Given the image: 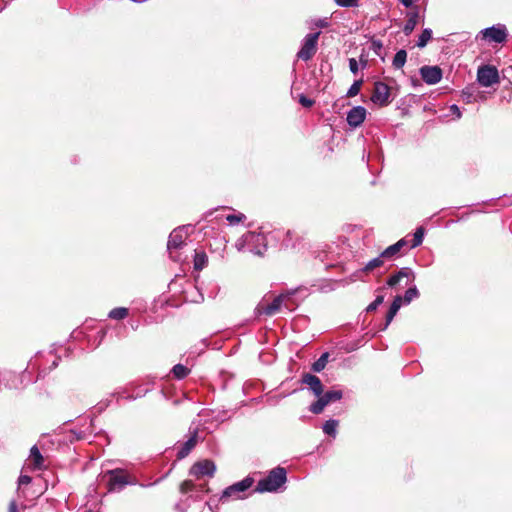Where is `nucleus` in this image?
Segmentation results:
<instances>
[{"label": "nucleus", "instance_id": "obj_1", "mask_svg": "<svg viewBox=\"0 0 512 512\" xmlns=\"http://www.w3.org/2000/svg\"><path fill=\"white\" fill-rule=\"evenodd\" d=\"M216 425L210 418H201L199 421H193L189 427V438L178 450L177 459L181 460L187 457L196 443L204 440L205 435L212 432Z\"/></svg>", "mask_w": 512, "mask_h": 512}, {"label": "nucleus", "instance_id": "obj_2", "mask_svg": "<svg viewBox=\"0 0 512 512\" xmlns=\"http://www.w3.org/2000/svg\"><path fill=\"white\" fill-rule=\"evenodd\" d=\"M293 295L294 292L282 293L276 296L270 304L261 301L257 305L255 313L257 315L272 316L283 310L292 312L297 307V304L293 301Z\"/></svg>", "mask_w": 512, "mask_h": 512}, {"label": "nucleus", "instance_id": "obj_3", "mask_svg": "<svg viewBox=\"0 0 512 512\" xmlns=\"http://www.w3.org/2000/svg\"><path fill=\"white\" fill-rule=\"evenodd\" d=\"M286 480L287 472L285 468L276 467L257 483L256 491L259 493L276 492L285 484Z\"/></svg>", "mask_w": 512, "mask_h": 512}, {"label": "nucleus", "instance_id": "obj_4", "mask_svg": "<svg viewBox=\"0 0 512 512\" xmlns=\"http://www.w3.org/2000/svg\"><path fill=\"white\" fill-rule=\"evenodd\" d=\"M254 480L251 477H246L243 480L236 482L227 488H225L220 496L221 502H227L229 500H239L245 497V492L251 488Z\"/></svg>", "mask_w": 512, "mask_h": 512}, {"label": "nucleus", "instance_id": "obj_5", "mask_svg": "<svg viewBox=\"0 0 512 512\" xmlns=\"http://www.w3.org/2000/svg\"><path fill=\"white\" fill-rule=\"evenodd\" d=\"M319 36L320 32H315L309 33L304 37L301 48L297 53L299 59L308 61L315 55Z\"/></svg>", "mask_w": 512, "mask_h": 512}, {"label": "nucleus", "instance_id": "obj_6", "mask_svg": "<svg viewBox=\"0 0 512 512\" xmlns=\"http://www.w3.org/2000/svg\"><path fill=\"white\" fill-rule=\"evenodd\" d=\"M342 395L341 390L333 389L327 391L323 395L318 396V400L310 405V411L313 414H320L328 404L339 401Z\"/></svg>", "mask_w": 512, "mask_h": 512}, {"label": "nucleus", "instance_id": "obj_7", "mask_svg": "<svg viewBox=\"0 0 512 512\" xmlns=\"http://www.w3.org/2000/svg\"><path fill=\"white\" fill-rule=\"evenodd\" d=\"M479 35L488 42L503 43L507 39V29L505 25L497 24L485 28L479 32Z\"/></svg>", "mask_w": 512, "mask_h": 512}, {"label": "nucleus", "instance_id": "obj_8", "mask_svg": "<svg viewBox=\"0 0 512 512\" xmlns=\"http://www.w3.org/2000/svg\"><path fill=\"white\" fill-rule=\"evenodd\" d=\"M477 81L483 87H489L499 82V74L496 67L484 65L478 68Z\"/></svg>", "mask_w": 512, "mask_h": 512}, {"label": "nucleus", "instance_id": "obj_9", "mask_svg": "<svg viewBox=\"0 0 512 512\" xmlns=\"http://www.w3.org/2000/svg\"><path fill=\"white\" fill-rule=\"evenodd\" d=\"M188 237V227H178L174 229L168 239L167 250L170 254L171 258H175L173 256V250H177L184 245L186 238Z\"/></svg>", "mask_w": 512, "mask_h": 512}, {"label": "nucleus", "instance_id": "obj_10", "mask_svg": "<svg viewBox=\"0 0 512 512\" xmlns=\"http://www.w3.org/2000/svg\"><path fill=\"white\" fill-rule=\"evenodd\" d=\"M390 88L383 82H376L374 84L373 94L371 101L378 106H386L390 103Z\"/></svg>", "mask_w": 512, "mask_h": 512}, {"label": "nucleus", "instance_id": "obj_11", "mask_svg": "<svg viewBox=\"0 0 512 512\" xmlns=\"http://www.w3.org/2000/svg\"><path fill=\"white\" fill-rule=\"evenodd\" d=\"M109 478V491H121L126 485L132 484L128 480L126 473L121 469H115L108 471Z\"/></svg>", "mask_w": 512, "mask_h": 512}, {"label": "nucleus", "instance_id": "obj_12", "mask_svg": "<svg viewBox=\"0 0 512 512\" xmlns=\"http://www.w3.org/2000/svg\"><path fill=\"white\" fill-rule=\"evenodd\" d=\"M216 471V465L211 460H202L196 462L190 469L189 474L196 476L197 478L203 476H214Z\"/></svg>", "mask_w": 512, "mask_h": 512}, {"label": "nucleus", "instance_id": "obj_13", "mask_svg": "<svg viewBox=\"0 0 512 512\" xmlns=\"http://www.w3.org/2000/svg\"><path fill=\"white\" fill-rule=\"evenodd\" d=\"M420 75L426 84L435 85L441 81L443 73L439 66H423Z\"/></svg>", "mask_w": 512, "mask_h": 512}, {"label": "nucleus", "instance_id": "obj_14", "mask_svg": "<svg viewBox=\"0 0 512 512\" xmlns=\"http://www.w3.org/2000/svg\"><path fill=\"white\" fill-rule=\"evenodd\" d=\"M45 467V460L38 447L36 445L32 446L25 462V468L29 470H43Z\"/></svg>", "mask_w": 512, "mask_h": 512}, {"label": "nucleus", "instance_id": "obj_15", "mask_svg": "<svg viewBox=\"0 0 512 512\" xmlns=\"http://www.w3.org/2000/svg\"><path fill=\"white\" fill-rule=\"evenodd\" d=\"M366 118V109L362 106H355L347 113V123L351 127L360 126Z\"/></svg>", "mask_w": 512, "mask_h": 512}, {"label": "nucleus", "instance_id": "obj_16", "mask_svg": "<svg viewBox=\"0 0 512 512\" xmlns=\"http://www.w3.org/2000/svg\"><path fill=\"white\" fill-rule=\"evenodd\" d=\"M256 236H258L260 239L257 241L254 239L253 241L249 242L248 251L254 255L261 256L264 254L267 248L266 238L263 234L260 233H256Z\"/></svg>", "mask_w": 512, "mask_h": 512}, {"label": "nucleus", "instance_id": "obj_17", "mask_svg": "<svg viewBox=\"0 0 512 512\" xmlns=\"http://www.w3.org/2000/svg\"><path fill=\"white\" fill-rule=\"evenodd\" d=\"M302 383L309 386L316 396H320L322 394V383L317 376L306 373L302 377Z\"/></svg>", "mask_w": 512, "mask_h": 512}, {"label": "nucleus", "instance_id": "obj_18", "mask_svg": "<svg viewBox=\"0 0 512 512\" xmlns=\"http://www.w3.org/2000/svg\"><path fill=\"white\" fill-rule=\"evenodd\" d=\"M409 277H411L412 281L415 279V275H414L413 271L408 267L401 268L396 274L392 275L387 280V285L389 287H394L400 282V280L402 278H409Z\"/></svg>", "mask_w": 512, "mask_h": 512}, {"label": "nucleus", "instance_id": "obj_19", "mask_svg": "<svg viewBox=\"0 0 512 512\" xmlns=\"http://www.w3.org/2000/svg\"><path fill=\"white\" fill-rule=\"evenodd\" d=\"M419 19V12L417 10L407 13V21L403 27V32L406 36L410 35L415 29Z\"/></svg>", "mask_w": 512, "mask_h": 512}, {"label": "nucleus", "instance_id": "obj_20", "mask_svg": "<svg viewBox=\"0 0 512 512\" xmlns=\"http://www.w3.org/2000/svg\"><path fill=\"white\" fill-rule=\"evenodd\" d=\"M254 239L257 241L260 238L256 236L255 232H247L235 242V247L239 252L248 250L249 242L253 241Z\"/></svg>", "mask_w": 512, "mask_h": 512}, {"label": "nucleus", "instance_id": "obj_21", "mask_svg": "<svg viewBox=\"0 0 512 512\" xmlns=\"http://www.w3.org/2000/svg\"><path fill=\"white\" fill-rule=\"evenodd\" d=\"M406 244H407V242L405 239H400L395 244L387 247L382 252V256H384L385 259H391V258L395 257Z\"/></svg>", "mask_w": 512, "mask_h": 512}, {"label": "nucleus", "instance_id": "obj_22", "mask_svg": "<svg viewBox=\"0 0 512 512\" xmlns=\"http://www.w3.org/2000/svg\"><path fill=\"white\" fill-rule=\"evenodd\" d=\"M193 262H194V269L200 271L207 266L208 257L204 251L196 250Z\"/></svg>", "mask_w": 512, "mask_h": 512}, {"label": "nucleus", "instance_id": "obj_23", "mask_svg": "<svg viewBox=\"0 0 512 512\" xmlns=\"http://www.w3.org/2000/svg\"><path fill=\"white\" fill-rule=\"evenodd\" d=\"M384 259H385V258H384V256H382V253H381L378 257H376V258H374V259L370 260V261H369V262H368V263H367V264H366V265H365V266H364V267L359 271V273H363V272H365V273H369V272L373 271L374 269H376V268H378V267H381V266L383 265V263H384Z\"/></svg>", "mask_w": 512, "mask_h": 512}, {"label": "nucleus", "instance_id": "obj_24", "mask_svg": "<svg viewBox=\"0 0 512 512\" xmlns=\"http://www.w3.org/2000/svg\"><path fill=\"white\" fill-rule=\"evenodd\" d=\"M338 421L335 419L330 418L327 420L324 425L322 426L323 432L326 435L335 437L337 434V427H338Z\"/></svg>", "mask_w": 512, "mask_h": 512}, {"label": "nucleus", "instance_id": "obj_25", "mask_svg": "<svg viewBox=\"0 0 512 512\" xmlns=\"http://www.w3.org/2000/svg\"><path fill=\"white\" fill-rule=\"evenodd\" d=\"M432 38V30L430 28L423 29L422 33L419 35L418 41L416 43L417 47L424 48L428 42Z\"/></svg>", "mask_w": 512, "mask_h": 512}, {"label": "nucleus", "instance_id": "obj_26", "mask_svg": "<svg viewBox=\"0 0 512 512\" xmlns=\"http://www.w3.org/2000/svg\"><path fill=\"white\" fill-rule=\"evenodd\" d=\"M406 58H407V53L405 50L401 49L399 51H397V53L395 54L394 58H393V66L395 69H401L405 62H406Z\"/></svg>", "mask_w": 512, "mask_h": 512}, {"label": "nucleus", "instance_id": "obj_27", "mask_svg": "<svg viewBox=\"0 0 512 512\" xmlns=\"http://www.w3.org/2000/svg\"><path fill=\"white\" fill-rule=\"evenodd\" d=\"M127 315H128V309L124 308V307L114 308L108 314V316L111 319H115V320H122L125 317H127Z\"/></svg>", "mask_w": 512, "mask_h": 512}, {"label": "nucleus", "instance_id": "obj_28", "mask_svg": "<svg viewBox=\"0 0 512 512\" xmlns=\"http://www.w3.org/2000/svg\"><path fill=\"white\" fill-rule=\"evenodd\" d=\"M424 234H425V230L423 227H418L415 230L414 235H413L412 245H411L412 248L418 247L422 244Z\"/></svg>", "mask_w": 512, "mask_h": 512}, {"label": "nucleus", "instance_id": "obj_29", "mask_svg": "<svg viewBox=\"0 0 512 512\" xmlns=\"http://www.w3.org/2000/svg\"><path fill=\"white\" fill-rule=\"evenodd\" d=\"M327 360H328V353L322 354L320 356V358L313 363V365H312L313 371L321 372L325 368V366L327 364Z\"/></svg>", "mask_w": 512, "mask_h": 512}, {"label": "nucleus", "instance_id": "obj_30", "mask_svg": "<svg viewBox=\"0 0 512 512\" xmlns=\"http://www.w3.org/2000/svg\"><path fill=\"white\" fill-rule=\"evenodd\" d=\"M172 372H173V375L175 376V378L183 379L188 375L189 369L182 364H176L173 367Z\"/></svg>", "mask_w": 512, "mask_h": 512}, {"label": "nucleus", "instance_id": "obj_31", "mask_svg": "<svg viewBox=\"0 0 512 512\" xmlns=\"http://www.w3.org/2000/svg\"><path fill=\"white\" fill-rule=\"evenodd\" d=\"M419 291L416 286L410 287L406 290L403 297L404 303L409 304L413 299L418 298Z\"/></svg>", "mask_w": 512, "mask_h": 512}, {"label": "nucleus", "instance_id": "obj_32", "mask_svg": "<svg viewBox=\"0 0 512 512\" xmlns=\"http://www.w3.org/2000/svg\"><path fill=\"white\" fill-rule=\"evenodd\" d=\"M363 81L356 80L347 91V97H354L359 94Z\"/></svg>", "mask_w": 512, "mask_h": 512}, {"label": "nucleus", "instance_id": "obj_33", "mask_svg": "<svg viewBox=\"0 0 512 512\" xmlns=\"http://www.w3.org/2000/svg\"><path fill=\"white\" fill-rule=\"evenodd\" d=\"M245 219H246V216L243 213L229 214L226 216V220L231 225H236Z\"/></svg>", "mask_w": 512, "mask_h": 512}, {"label": "nucleus", "instance_id": "obj_34", "mask_svg": "<svg viewBox=\"0 0 512 512\" xmlns=\"http://www.w3.org/2000/svg\"><path fill=\"white\" fill-rule=\"evenodd\" d=\"M195 488V484L191 480H185L180 485V492L185 494L190 491H193Z\"/></svg>", "mask_w": 512, "mask_h": 512}, {"label": "nucleus", "instance_id": "obj_35", "mask_svg": "<svg viewBox=\"0 0 512 512\" xmlns=\"http://www.w3.org/2000/svg\"><path fill=\"white\" fill-rule=\"evenodd\" d=\"M334 1L338 6L345 7V8L356 7V6H358V2H359V0H334Z\"/></svg>", "mask_w": 512, "mask_h": 512}, {"label": "nucleus", "instance_id": "obj_36", "mask_svg": "<svg viewBox=\"0 0 512 512\" xmlns=\"http://www.w3.org/2000/svg\"><path fill=\"white\" fill-rule=\"evenodd\" d=\"M383 301H384V297L382 295L377 296L375 298V300L368 305L367 311L371 312V311L376 310L377 307L383 303Z\"/></svg>", "mask_w": 512, "mask_h": 512}, {"label": "nucleus", "instance_id": "obj_37", "mask_svg": "<svg viewBox=\"0 0 512 512\" xmlns=\"http://www.w3.org/2000/svg\"><path fill=\"white\" fill-rule=\"evenodd\" d=\"M371 49L373 52L377 55L381 54V51L383 49V44L380 40H372L371 42Z\"/></svg>", "mask_w": 512, "mask_h": 512}, {"label": "nucleus", "instance_id": "obj_38", "mask_svg": "<svg viewBox=\"0 0 512 512\" xmlns=\"http://www.w3.org/2000/svg\"><path fill=\"white\" fill-rule=\"evenodd\" d=\"M5 377H8L10 380H12V384L10 385V388H18V385L16 384V382L20 381V378H21L20 375L8 373L5 375Z\"/></svg>", "mask_w": 512, "mask_h": 512}, {"label": "nucleus", "instance_id": "obj_39", "mask_svg": "<svg viewBox=\"0 0 512 512\" xmlns=\"http://www.w3.org/2000/svg\"><path fill=\"white\" fill-rule=\"evenodd\" d=\"M349 69L353 74L358 73L359 66H358L356 59H354V58L349 59Z\"/></svg>", "mask_w": 512, "mask_h": 512}, {"label": "nucleus", "instance_id": "obj_40", "mask_svg": "<svg viewBox=\"0 0 512 512\" xmlns=\"http://www.w3.org/2000/svg\"><path fill=\"white\" fill-rule=\"evenodd\" d=\"M299 102L301 103V105H303L304 107H311L313 104H314V101L305 97L304 95H301L300 98H299Z\"/></svg>", "mask_w": 512, "mask_h": 512}, {"label": "nucleus", "instance_id": "obj_41", "mask_svg": "<svg viewBox=\"0 0 512 512\" xmlns=\"http://www.w3.org/2000/svg\"><path fill=\"white\" fill-rule=\"evenodd\" d=\"M396 313L393 312V311H388L387 315H386V321H385V324H384V327H383V330L387 329V327L389 326V324L392 322L393 318L395 317Z\"/></svg>", "mask_w": 512, "mask_h": 512}, {"label": "nucleus", "instance_id": "obj_42", "mask_svg": "<svg viewBox=\"0 0 512 512\" xmlns=\"http://www.w3.org/2000/svg\"><path fill=\"white\" fill-rule=\"evenodd\" d=\"M32 481V478L28 475H21L18 479L19 485H28Z\"/></svg>", "mask_w": 512, "mask_h": 512}, {"label": "nucleus", "instance_id": "obj_43", "mask_svg": "<svg viewBox=\"0 0 512 512\" xmlns=\"http://www.w3.org/2000/svg\"><path fill=\"white\" fill-rule=\"evenodd\" d=\"M450 110L452 111V113L457 117V119L461 118V111L459 109V107L455 104L451 105L450 106Z\"/></svg>", "mask_w": 512, "mask_h": 512}, {"label": "nucleus", "instance_id": "obj_44", "mask_svg": "<svg viewBox=\"0 0 512 512\" xmlns=\"http://www.w3.org/2000/svg\"><path fill=\"white\" fill-rule=\"evenodd\" d=\"M402 302H404L403 298L401 296H396L392 302L391 305H396L397 308H401Z\"/></svg>", "mask_w": 512, "mask_h": 512}, {"label": "nucleus", "instance_id": "obj_45", "mask_svg": "<svg viewBox=\"0 0 512 512\" xmlns=\"http://www.w3.org/2000/svg\"><path fill=\"white\" fill-rule=\"evenodd\" d=\"M316 26L317 27H320V28H325L328 26V20L325 18V19H319L317 22H316Z\"/></svg>", "mask_w": 512, "mask_h": 512}, {"label": "nucleus", "instance_id": "obj_46", "mask_svg": "<svg viewBox=\"0 0 512 512\" xmlns=\"http://www.w3.org/2000/svg\"><path fill=\"white\" fill-rule=\"evenodd\" d=\"M8 512H18V508L15 501L10 502Z\"/></svg>", "mask_w": 512, "mask_h": 512}, {"label": "nucleus", "instance_id": "obj_47", "mask_svg": "<svg viewBox=\"0 0 512 512\" xmlns=\"http://www.w3.org/2000/svg\"><path fill=\"white\" fill-rule=\"evenodd\" d=\"M405 7H410L413 4V0H400Z\"/></svg>", "mask_w": 512, "mask_h": 512}, {"label": "nucleus", "instance_id": "obj_48", "mask_svg": "<svg viewBox=\"0 0 512 512\" xmlns=\"http://www.w3.org/2000/svg\"><path fill=\"white\" fill-rule=\"evenodd\" d=\"M463 96L466 97L467 102H471L470 98L472 97V94L469 93L467 90L463 91Z\"/></svg>", "mask_w": 512, "mask_h": 512}, {"label": "nucleus", "instance_id": "obj_49", "mask_svg": "<svg viewBox=\"0 0 512 512\" xmlns=\"http://www.w3.org/2000/svg\"><path fill=\"white\" fill-rule=\"evenodd\" d=\"M389 310L393 311V312H395L397 314V312L399 311V308H397L396 305H391Z\"/></svg>", "mask_w": 512, "mask_h": 512}]
</instances>
